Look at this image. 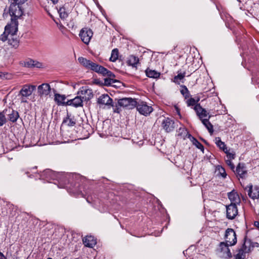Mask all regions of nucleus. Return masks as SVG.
Wrapping results in <instances>:
<instances>
[{
  "label": "nucleus",
  "instance_id": "13",
  "mask_svg": "<svg viewBox=\"0 0 259 259\" xmlns=\"http://www.w3.org/2000/svg\"><path fill=\"white\" fill-rule=\"evenodd\" d=\"M161 126L166 133H170L175 130V123L170 118H164L161 122Z\"/></svg>",
  "mask_w": 259,
  "mask_h": 259
},
{
  "label": "nucleus",
  "instance_id": "38",
  "mask_svg": "<svg viewBox=\"0 0 259 259\" xmlns=\"http://www.w3.org/2000/svg\"><path fill=\"white\" fill-rule=\"evenodd\" d=\"M186 103L188 106H195V105L197 104L196 103L195 98L192 97H190L187 99Z\"/></svg>",
  "mask_w": 259,
  "mask_h": 259
},
{
  "label": "nucleus",
  "instance_id": "40",
  "mask_svg": "<svg viewBox=\"0 0 259 259\" xmlns=\"http://www.w3.org/2000/svg\"><path fill=\"white\" fill-rule=\"evenodd\" d=\"M27 0H9L10 3H15L17 5H22Z\"/></svg>",
  "mask_w": 259,
  "mask_h": 259
},
{
  "label": "nucleus",
  "instance_id": "29",
  "mask_svg": "<svg viewBox=\"0 0 259 259\" xmlns=\"http://www.w3.org/2000/svg\"><path fill=\"white\" fill-rule=\"evenodd\" d=\"M215 171L218 172V175L225 179L227 177V173L225 169L221 165H218L215 167Z\"/></svg>",
  "mask_w": 259,
  "mask_h": 259
},
{
  "label": "nucleus",
  "instance_id": "19",
  "mask_svg": "<svg viewBox=\"0 0 259 259\" xmlns=\"http://www.w3.org/2000/svg\"><path fill=\"white\" fill-rule=\"evenodd\" d=\"M101 72L100 74L103 76H107L109 78H105L104 82L106 85H109L111 83V78L115 77V75L110 71L108 70L106 68L103 67L101 68Z\"/></svg>",
  "mask_w": 259,
  "mask_h": 259
},
{
  "label": "nucleus",
  "instance_id": "51",
  "mask_svg": "<svg viewBox=\"0 0 259 259\" xmlns=\"http://www.w3.org/2000/svg\"><path fill=\"white\" fill-rule=\"evenodd\" d=\"M55 83V81H53V82H51V84H52V85L53 86V83Z\"/></svg>",
  "mask_w": 259,
  "mask_h": 259
},
{
  "label": "nucleus",
  "instance_id": "30",
  "mask_svg": "<svg viewBox=\"0 0 259 259\" xmlns=\"http://www.w3.org/2000/svg\"><path fill=\"white\" fill-rule=\"evenodd\" d=\"M63 123H66L68 126H72L76 124V121L73 117H70L67 115V117L63 119Z\"/></svg>",
  "mask_w": 259,
  "mask_h": 259
},
{
  "label": "nucleus",
  "instance_id": "34",
  "mask_svg": "<svg viewBox=\"0 0 259 259\" xmlns=\"http://www.w3.org/2000/svg\"><path fill=\"white\" fill-rule=\"evenodd\" d=\"M182 89L180 91L181 94L183 96L185 99H187L190 97L191 95L188 89L185 85H182Z\"/></svg>",
  "mask_w": 259,
  "mask_h": 259
},
{
  "label": "nucleus",
  "instance_id": "37",
  "mask_svg": "<svg viewBox=\"0 0 259 259\" xmlns=\"http://www.w3.org/2000/svg\"><path fill=\"white\" fill-rule=\"evenodd\" d=\"M6 110H3L0 112V126H3L7 122V118H6Z\"/></svg>",
  "mask_w": 259,
  "mask_h": 259
},
{
  "label": "nucleus",
  "instance_id": "52",
  "mask_svg": "<svg viewBox=\"0 0 259 259\" xmlns=\"http://www.w3.org/2000/svg\"><path fill=\"white\" fill-rule=\"evenodd\" d=\"M177 111H178V114H180V111H178V110Z\"/></svg>",
  "mask_w": 259,
  "mask_h": 259
},
{
  "label": "nucleus",
  "instance_id": "46",
  "mask_svg": "<svg viewBox=\"0 0 259 259\" xmlns=\"http://www.w3.org/2000/svg\"><path fill=\"white\" fill-rule=\"evenodd\" d=\"M254 226L259 230V221H255L254 222Z\"/></svg>",
  "mask_w": 259,
  "mask_h": 259
},
{
  "label": "nucleus",
  "instance_id": "11",
  "mask_svg": "<svg viewBox=\"0 0 259 259\" xmlns=\"http://www.w3.org/2000/svg\"><path fill=\"white\" fill-rule=\"evenodd\" d=\"M118 104L120 106L127 108L129 109L134 108L137 105V101L131 98L120 99L118 101Z\"/></svg>",
  "mask_w": 259,
  "mask_h": 259
},
{
  "label": "nucleus",
  "instance_id": "33",
  "mask_svg": "<svg viewBox=\"0 0 259 259\" xmlns=\"http://www.w3.org/2000/svg\"><path fill=\"white\" fill-rule=\"evenodd\" d=\"M139 60L138 57L132 55L130 56L128 58L127 64L130 66H132L133 67H136L137 64L139 62Z\"/></svg>",
  "mask_w": 259,
  "mask_h": 259
},
{
  "label": "nucleus",
  "instance_id": "4",
  "mask_svg": "<svg viewBox=\"0 0 259 259\" xmlns=\"http://www.w3.org/2000/svg\"><path fill=\"white\" fill-rule=\"evenodd\" d=\"M97 103L100 108L109 109L113 107V99L107 94H102L98 98Z\"/></svg>",
  "mask_w": 259,
  "mask_h": 259
},
{
  "label": "nucleus",
  "instance_id": "8",
  "mask_svg": "<svg viewBox=\"0 0 259 259\" xmlns=\"http://www.w3.org/2000/svg\"><path fill=\"white\" fill-rule=\"evenodd\" d=\"M225 239V243L229 244L230 246H233L236 244V234L233 229L228 228L226 230Z\"/></svg>",
  "mask_w": 259,
  "mask_h": 259
},
{
  "label": "nucleus",
  "instance_id": "47",
  "mask_svg": "<svg viewBox=\"0 0 259 259\" xmlns=\"http://www.w3.org/2000/svg\"><path fill=\"white\" fill-rule=\"evenodd\" d=\"M0 259H7V257L5 256V255L0 251Z\"/></svg>",
  "mask_w": 259,
  "mask_h": 259
},
{
  "label": "nucleus",
  "instance_id": "28",
  "mask_svg": "<svg viewBox=\"0 0 259 259\" xmlns=\"http://www.w3.org/2000/svg\"><path fill=\"white\" fill-rule=\"evenodd\" d=\"M66 4L60 7L58 10L60 17L62 19H66L68 16V12L66 10Z\"/></svg>",
  "mask_w": 259,
  "mask_h": 259
},
{
  "label": "nucleus",
  "instance_id": "18",
  "mask_svg": "<svg viewBox=\"0 0 259 259\" xmlns=\"http://www.w3.org/2000/svg\"><path fill=\"white\" fill-rule=\"evenodd\" d=\"M83 102L84 101L79 97V96L77 95V96L73 99L68 100L66 102V104L68 106H71L77 108L82 107L83 105Z\"/></svg>",
  "mask_w": 259,
  "mask_h": 259
},
{
  "label": "nucleus",
  "instance_id": "20",
  "mask_svg": "<svg viewBox=\"0 0 259 259\" xmlns=\"http://www.w3.org/2000/svg\"><path fill=\"white\" fill-rule=\"evenodd\" d=\"M6 110V115L8 116V119L12 122H15L19 117V114L17 111H15L12 109L9 108L5 109Z\"/></svg>",
  "mask_w": 259,
  "mask_h": 259
},
{
  "label": "nucleus",
  "instance_id": "10",
  "mask_svg": "<svg viewBox=\"0 0 259 259\" xmlns=\"http://www.w3.org/2000/svg\"><path fill=\"white\" fill-rule=\"evenodd\" d=\"M93 32L92 30L88 28H83L79 32V37L81 40L87 45H88L93 37Z\"/></svg>",
  "mask_w": 259,
  "mask_h": 259
},
{
  "label": "nucleus",
  "instance_id": "2",
  "mask_svg": "<svg viewBox=\"0 0 259 259\" xmlns=\"http://www.w3.org/2000/svg\"><path fill=\"white\" fill-rule=\"evenodd\" d=\"M78 61L79 63L86 69L92 70L99 74L100 73L101 70H102L101 68L103 67L102 66L82 57H79Z\"/></svg>",
  "mask_w": 259,
  "mask_h": 259
},
{
  "label": "nucleus",
  "instance_id": "45",
  "mask_svg": "<svg viewBox=\"0 0 259 259\" xmlns=\"http://www.w3.org/2000/svg\"><path fill=\"white\" fill-rule=\"evenodd\" d=\"M27 97H23V96H21V102L22 103H27V100L26 99V98Z\"/></svg>",
  "mask_w": 259,
  "mask_h": 259
},
{
  "label": "nucleus",
  "instance_id": "3",
  "mask_svg": "<svg viewBox=\"0 0 259 259\" xmlns=\"http://www.w3.org/2000/svg\"><path fill=\"white\" fill-rule=\"evenodd\" d=\"M41 177L47 179L49 182L51 180H57L58 181L65 183L66 176L63 172H56L51 169H48L43 171Z\"/></svg>",
  "mask_w": 259,
  "mask_h": 259
},
{
  "label": "nucleus",
  "instance_id": "14",
  "mask_svg": "<svg viewBox=\"0 0 259 259\" xmlns=\"http://www.w3.org/2000/svg\"><path fill=\"white\" fill-rule=\"evenodd\" d=\"M238 214L237 205L234 204H230L226 206V217L229 220H233Z\"/></svg>",
  "mask_w": 259,
  "mask_h": 259
},
{
  "label": "nucleus",
  "instance_id": "16",
  "mask_svg": "<svg viewBox=\"0 0 259 259\" xmlns=\"http://www.w3.org/2000/svg\"><path fill=\"white\" fill-rule=\"evenodd\" d=\"M193 109L201 120L204 119H207V117H208V113L204 108H202L200 104L196 105Z\"/></svg>",
  "mask_w": 259,
  "mask_h": 259
},
{
  "label": "nucleus",
  "instance_id": "35",
  "mask_svg": "<svg viewBox=\"0 0 259 259\" xmlns=\"http://www.w3.org/2000/svg\"><path fill=\"white\" fill-rule=\"evenodd\" d=\"M190 140L192 141L193 145H194L198 149H200L203 152L204 147L201 143H200L196 139L193 137H191Z\"/></svg>",
  "mask_w": 259,
  "mask_h": 259
},
{
  "label": "nucleus",
  "instance_id": "5",
  "mask_svg": "<svg viewBox=\"0 0 259 259\" xmlns=\"http://www.w3.org/2000/svg\"><path fill=\"white\" fill-rule=\"evenodd\" d=\"M229 244L224 242H221L218 248L217 249L216 252L217 255L224 258H229L232 257V253L229 248Z\"/></svg>",
  "mask_w": 259,
  "mask_h": 259
},
{
  "label": "nucleus",
  "instance_id": "6",
  "mask_svg": "<svg viewBox=\"0 0 259 259\" xmlns=\"http://www.w3.org/2000/svg\"><path fill=\"white\" fill-rule=\"evenodd\" d=\"M77 94L82 99L84 102H88L94 97L92 90L88 86L81 87L77 92Z\"/></svg>",
  "mask_w": 259,
  "mask_h": 259
},
{
  "label": "nucleus",
  "instance_id": "23",
  "mask_svg": "<svg viewBox=\"0 0 259 259\" xmlns=\"http://www.w3.org/2000/svg\"><path fill=\"white\" fill-rule=\"evenodd\" d=\"M84 246L89 247H93L96 244V240L92 236H87L82 239Z\"/></svg>",
  "mask_w": 259,
  "mask_h": 259
},
{
  "label": "nucleus",
  "instance_id": "49",
  "mask_svg": "<svg viewBox=\"0 0 259 259\" xmlns=\"http://www.w3.org/2000/svg\"><path fill=\"white\" fill-rule=\"evenodd\" d=\"M194 98L196 104H198V102L200 101V98L199 97H195Z\"/></svg>",
  "mask_w": 259,
  "mask_h": 259
},
{
  "label": "nucleus",
  "instance_id": "22",
  "mask_svg": "<svg viewBox=\"0 0 259 259\" xmlns=\"http://www.w3.org/2000/svg\"><path fill=\"white\" fill-rule=\"evenodd\" d=\"M244 242L241 247L244 250L245 252L250 253L252 251V240L245 237L243 240Z\"/></svg>",
  "mask_w": 259,
  "mask_h": 259
},
{
  "label": "nucleus",
  "instance_id": "31",
  "mask_svg": "<svg viewBox=\"0 0 259 259\" xmlns=\"http://www.w3.org/2000/svg\"><path fill=\"white\" fill-rule=\"evenodd\" d=\"M215 144L217 146L220 148V149L222 150L225 153L227 151V147L224 142H222L221 138L218 137L215 139Z\"/></svg>",
  "mask_w": 259,
  "mask_h": 259
},
{
  "label": "nucleus",
  "instance_id": "48",
  "mask_svg": "<svg viewBox=\"0 0 259 259\" xmlns=\"http://www.w3.org/2000/svg\"><path fill=\"white\" fill-rule=\"evenodd\" d=\"M113 111H114V112L119 113L120 112V110L118 108L116 107L115 108H113Z\"/></svg>",
  "mask_w": 259,
  "mask_h": 259
},
{
  "label": "nucleus",
  "instance_id": "25",
  "mask_svg": "<svg viewBox=\"0 0 259 259\" xmlns=\"http://www.w3.org/2000/svg\"><path fill=\"white\" fill-rule=\"evenodd\" d=\"M145 73L148 77L153 78H158L160 75V73L154 70H152L149 68H147L145 70Z\"/></svg>",
  "mask_w": 259,
  "mask_h": 259
},
{
  "label": "nucleus",
  "instance_id": "15",
  "mask_svg": "<svg viewBox=\"0 0 259 259\" xmlns=\"http://www.w3.org/2000/svg\"><path fill=\"white\" fill-rule=\"evenodd\" d=\"M36 89V86L34 85L25 84L23 86L19 92V95L23 97H28L30 96L34 90Z\"/></svg>",
  "mask_w": 259,
  "mask_h": 259
},
{
  "label": "nucleus",
  "instance_id": "50",
  "mask_svg": "<svg viewBox=\"0 0 259 259\" xmlns=\"http://www.w3.org/2000/svg\"><path fill=\"white\" fill-rule=\"evenodd\" d=\"M51 1L53 3V4H56L58 1V0H51Z\"/></svg>",
  "mask_w": 259,
  "mask_h": 259
},
{
  "label": "nucleus",
  "instance_id": "41",
  "mask_svg": "<svg viewBox=\"0 0 259 259\" xmlns=\"http://www.w3.org/2000/svg\"><path fill=\"white\" fill-rule=\"evenodd\" d=\"M226 162L228 165H229L230 167V168L232 170H234L235 168V166L233 162H232L231 160L230 159H227L226 160Z\"/></svg>",
  "mask_w": 259,
  "mask_h": 259
},
{
  "label": "nucleus",
  "instance_id": "9",
  "mask_svg": "<svg viewBox=\"0 0 259 259\" xmlns=\"http://www.w3.org/2000/svg\"><path fill=\"white\" fill-rule=\"evenodd\" d=\"M51 85L48 83H44L37 87V93L40 98L46 97L48 96H50V94L52 89Z\"/></svg>",
  "mask_w": 259,
  "mask_h": 259
},
{
  "label": "nucleus",
  "instance_id": "12",
  "mask_svg": "<svg viewBox=\"0 0 259 259\" xmlns=\"http://www.w3.org/2000/svg\"><path fill=\"white\" fill-rule=\"evenodd\" d=\"M234 172L238 179H245L247 177V170L245 164L243 163H238Z\"/></svg>",
  "mask_w": 259,
  "mask_h": 259
},
{
  "label": "nucleus",
  "instance_id": "44",
  "mask_svg": "<svg viewBox=\"0 0 259 259\" xmlns=\"http://www.w3.org/2000/svg\"><path fill=\"white\" fill-rule=\"evenodd\" d=\"M252 250L254 247H259V243L255 242L252 241Z\"/></svg>",
  "mask_w": 259,
  "mask_h": 259
},
{
  "label": "nucleus",
  "instance_id": "7",
  "mask_svg": "<svg viewBox=\"0 0 259 259\" xmlns=\"http://www.w3.org/2000/svg\"><path fill=\"white\" fill-rule=\"evenodd\" d=\"M139 112L144 116L149 115L153 111V108L151 106H149L147 104L143 101H137L136 107Z\"/></svg>",
  "mask_w": 259,
  "mask_h": 259
},
{
  "label": "nucleus",
  "instance_id": "43",
  "mask_svg": "<svg viewBox=\"0 0 259 259\" xmlns=\"http://www.w3.org/2000/svg\"><path fill=\"white\" fill-rule=\"evenodd\" d=\"M42 66V64L38 61H35V63H34L33 67H35L37 68H40Z\"/></svg>",
  "mask_w": 259,
  "mask_h": 259
},
{
  "label": "nucleus",
  "instance_id": "27",
  "mask_svg": "<svg viewBox=\"0 0 259 259\" xmlns=\"http://www.w3.org/2000/svg\"><path fill=\"white\" fill-rule=\"evenodd\" d=\"M185 75H186L185 72H184L182 73L181 72H180V71H179L178 75L174 77V78L173 79V81L178 84H179L181 83V82H183V81H182V80L184 78Z\"/></svg>",
  "mask_w": 259,
  "mask_h": 259
},
{
  "label": "nucleus",
  "instance_id": "39",
  "mask_svg": "<svg viewBox=\"0 0 259 259\" xmlns=\"http://www.w3.org/2000/svg\"><path fill=\"white\" fill-rule=\"evenodd\" d=\"M227 154V159H234L235 158V153L234 152H230V150L227 149V151L225 153Z\"/></svg>",
  "mask_w": 259,
  "mask_h": 259
},
{
  "label": "nucleus",
  "instance_id": "17",
  "mask_svg": "<svg viewBox=\"0 0 259 259\" xmlns=\"http://www.w3.org/2000/svg\"><path fill=\"white\" fill-rule=\"evenodd\" d=\"M52 92L54 94V101L58 105L68 106L65 102L66 97L65 95H61L57 93V91L55 89H52Z\"/></svg>",
  "mask_w": 259,
  "mask_h": 259
},
{
  "label": "nucleus",
  "instance_id": "26",
  "mask_svg": "<svg viewBox=\"0 0 259 259\" xmlns=\"http://www.w3.org/2000/svg\"><path fill=\"white\" fill-rule=\"evenodd\" d=\"M211 116L209 115L207 119H204L201 120L203 125L206 127V128L208 130V132L210 134H212L213 132V125L209 121V118Z\"/></svg>",
  "mask_w": 259,
  "mask_h": 259
},
{
  "label": "nucleus",
  "instance_id": "32",
  "mask_svg": "<svg viewBox=\"0 0 259 259\" xmlns=\"http://www.w3.org/2000/svg\"><path fill=\"white\" fill-rule=\"evenodd\" d=\"M237 253L235 255V259H244L246 257L247 252H244V250L241 247L237 250Z\"/></svg>",
  "mask_w": 259,
  "mask_h": 259
},
{
  "label": "nucleus",
  "instance_id": "1",
  "mask_svg": "<svg viewBox=\"0 0 259 259\" xmlns=\"http://www.w3.org/2000/svg\"><path fill=\"white\" fill-rule=\"evenodd\" d=\"M22 5H17L15 3H11L9 10L10 15L11 17V22L5 27V31L0 35V40L3 42L8 41V44L15 48L19 46V40L17 36L18 31V22L23 15V11L21 7Z\"/></svg>",
  "mask_w": 259,
  "mask_h": 259
},
{
  "label": "nucleus",
  "instance_id": "24",
  "mask_svg": "<svg viewBox=\"0 0 259 259\" xmlns=\"http://www.w3.org/2000/svg\"><path fill=\"white\" fill-rule=\"evenodd\" d=\"M248 195L251 198L253 199H258L259 198V189L257 187H254V189L252 188V186L251 185L249 187V190L248 191Z\"/></svg>",
  "mask_w": 259,
  "mask_h": 259
},
{
  "label": "nucleus",
  "instance_id": "21",
  "mask_svg": "<svg viewBox=\"0 0 259 259\" xmlns=\"http://www.w3.org/2000/svg\"><path fill=\"white\" fill-rule=\"evenodd\" d=\"M228 196L231 202V204H234L236 205L240 204V198L238 193L235 190H232L231 192L228 193Z\"/></svg>",
  "mask_w": 259,
  "mask_h": 259
},
{
  "label": "nucleus",
  "instance_id": "42",
  "mask_svg": "<svg viewBox=\"0 0 259 259\" xmlns=\"http://www.w3.org/2000/svg\"><path fill=\"white\" fill-rule=\"evenodd\" d=\"M34 63H35V61L33 60H30L26 62L25 65L28 67H33Z\"/></svg>",
  "mask_w": 259,
  "mask_h": 259
},
{
  "label": "nucleus",
  "instance_id": "36",
  "mask_svg": "<svg viewBox=\"0 0 259 259\" xmlns=\"http://www.w3.org/2000/svg\"><path fill=\"white\" fill-rule=\"evenodd\" d=\"M118 57V50L117 49H114L112 51L110 61L111 62H115Z\"/></svg>",
  "mask_w": 259,
  "mask_h": 259
}]
</instances>
